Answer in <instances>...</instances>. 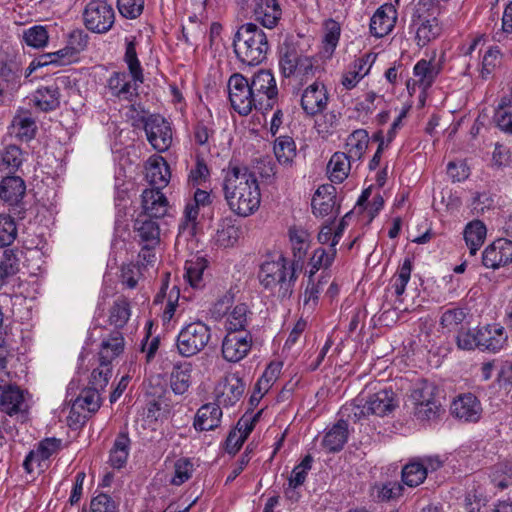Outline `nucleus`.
Returning a JSON list of instances; mask_svg holds the SVG:
<instances>
[{
	"label": "nucleus",
	"mask_w": 512,
	"mask_h": 512,
	"mask_svg": "<svg viewBox=\"0 0 512 512\" xmlns=\"http://www.w3.org/2000/svg\"><path fill=\"white\" fill-rule=\"evenodd\" d=\"M169 208L167 197L159 189H145L141 194V211L139 214L154 219L163 218Z\"/></svg>",
	"instance_id": "f3484780"
},
{
	"label": "nucleus",
	"mask_w": 512,
	"mask_h": 512,
	"mask_svg": "<svg viewBox=\"0 0 512 512\" xmlns=\"http://www.w3.org/2000/svg\"><path fill=\"white\" fill-rule=\"evenodd\" d=\"M289 238L294 256L291 263L299 269L310 246V234L304 228L294 226L289 229Z\"/></svg>",
	"instance_id": "c85d7f7f"
},
{
	"label": "nucleus",
	"mask_w": 512,
	"mask_h": 512,
	"mask_svg": "<svg viewBox=\"0 0 512 512\" xmlns=\"http://www.w3.org/2000/svg\"><path fill=\"white\" fill-rule=\"evenodd\" d=\"M353 161L344 152L334 153L327 165L330 180L334 183H342L348 177Z\"/></svg>",
	"instance_id": "2f4dec72"
},
{
	"label": "nucleus",
	"mask_w": 512,
	"mask_h": 512,
	"mask_svg": "<svg viewBox=\"0 0 512 512\" xmlns=\"http://www.w3.org/2000/svg\"><path fill=\"white\" fill-rule=\"evenodd\" d=\"M486 232V226L479 220L472 221L466 226L464 230V239L471 255H475L483 245L486 238Z\"/></svg>",
	"instance_id": "c9c22d12"
},
{
	"label": "nucleus",
	"mask_w": 512,
	"mask_h": 512,
	"mask_svg": "<svg viewBox=\"0 0 512 512\" xmlns=\"http://www.w3.org/2000/svg\"><path fill=\"white\" fill-rule=\"evenodd\" d=\"M124 61L128 66L129 73L135 83H143L144 75L140 61L136 52L135 39L126 38V49L124 55Z\"/></svg>",
	"instance_id": "37998d69"
},
{
	"label": "nucleus",
	"mask_w": 512,
	"mask_h": 512,
	"mask_svg": "<svg viewBox=\"0 0 512 512\" xmlns=\"http://www.w3.org/2000/svg\"><path fill=\"white\" fill-rule=\"evenodd\" d=\"M256 110H272L278 100V88L274 75L269 70H260L250 79Z\"/></svg>",
	"instance_id": "423d86ee"
},
{
	"label": "nucleus",
	"mask_w": 512,
	"mask_h": 512,
	"mask_svg": "<svg viewBox=\"0 0 512 512\" xmlns=\"http://www.w3.org/2000/svg\"><path fill=\"white\" fill-rule=\"evenodd\" d=\"M416 28V40L420 47H424L431 40L435 39L440 33V27L435 18H421L415 22Z\"/></svg>",
	"instance_id": "a19ab883"
},
{
	"label": "nucleus",
	"mask_w": 512,
	"mask_h": 512,
	"mask_svg": "<svg viewBox=\"0 0 512 512\" xmlns=\"http://www.w3.org/2000/svg\"><path fill=\"white\" fill-rule=\"evenodd\" d=\"M130 439L126 433H120L110 452V463L114 468H122L129 455Z\"/></svg>",
	"instance_id": "de8ad7c7"
},
{
	"label": "nucleus",
	"mask_w": 512,
	"mask_h": 512,
	"mask_svg": "<svg viewBox=\"0 0 512 512\" xmlns=\"http://www.w3.org/2000/svg\"><path fill=\"white\" fill-rule=\"evenodd\" d=\"M234 52L244 64L255 66L262 63L269 50L266 33L254 23L240 26L233 39Z\"/></svg>",
	"instance_id": "f03ea898"
},
{
	"label": "nucleus",
	"mask_w": 512,
	"mask_h": 512,
	"mask_svg": "<svg viewBox=\"0 0 512 512\" xmlns=\"http://www.w3.org/2000/svg\"><path fill=\"white\" fill-rule=\"evenodd\" d=\"M83 20L88 30L103 34L112 28L115 12L105 0H91L84 9Z\"/></svg>",
	"instance_id": "6e6552de"
},
{
	"label": "nucleus",
	"mask_w": 512,
	"mask_h": 512,
	"mask_svg": "<svg viewBox=\"0 0 512 512\" xmlns=\"http://www.w3.org/2000/svg\"><path fill=\"white\" fill-rule=\"evenodd\" d=\"M252 337L249 332H228L222 342V355L228 362H239L250 351Z\"/></svg>",
	"instance_id": "f8f14e48"
},
{
	"label": "nucleus",
	"mask_w": 512,
	"mask_h": 512,
	"mask_svg": "<svg viewBox=\"0 0 512 512\" xmlns=\"http://www.w3.org/2000/svg\"><path fill=\"white\" fill-rule=\"evenodd\" d=\"M348 440V423L345 420H339L325 434L322 440V446L330 453L342 450Z\"/></svg>",
	"instance_id": "7c9ffc66"
},
{
	"label": "nucleus",
	"mask_w": 512,
	"mask_h": 512,
	"mask_svg": "<svg viewBox=\"0 0 512 512\" xmlns=\"http://www.w3.org/2000/svg\"><path fill=\"white\" fill-rule=\"evenodd\" d=\"M453 417L464 423H477L482 416V405L479 399L472 393L458 395L450 406Z\"/></svg>",
	"instance_id": "9b49d317"
},
{
	"label": "nucleus",
	"mask_w": 512,
	"mask_h": 512,
	"mask_svg": "<svg viewBox=\"0 0 512 512\" xmlns=\"http://www.w3.org/2000/svg\"><path fill=\"white\" fill-rule=\"evenodd\" d=\"M146 178L151 189L162 190L170 181V168L165 159L161 156L151 157L148 160Z\"/></svg>",
	"instance_id": "5701e85b"
},
{
	"label": "nucleus",
	"mask_w": 512,
	"mask_h": 512,
	"mask_svg": "<svg viewBox=\"0 0 512 512\" xmlns=\"http://www.w3.org/2000/svg\"><path fill=\"white\" fill-rule=\"evenodd\" d=\"M100 391L89 387L81 391L75 399L73 406L85 409L88 412H96L100 408Z\"/></svg>",
	"instance_id": "13d9d810"
},
{
	"label": "nucleus",
	"mask_w": 512,
	"mask_h": 512,
	"mask_svg": "<svg viewBox=\"0 0 512 512\" xmlns=\"http://www.w3.org/2000/svg\"><path fill=\"white\" fill-rule=\"evenodd\" d=\"M303 54L292 43H283L279 47V70L283 77L290 78L295 73L297 64L303 58Z\"/></svg>",
	"instance_id": "bb28decb"
},
{
	"label": "nucleus",
	"mask_w": 512,
	"mask_h": 512,
	"mask_svg": "<svg viewBox=\"0 0 512 512\" xmlns=\"http://www.w3.org/2000/svg\"><path fill=\"white\" fill-rule=\"evenodd\" d=\"M207 268V260L203 257H195L185 263V276L193 288L204 286L203 275Z\"/></svg>",
	"instance_id": "a18cd8bd"
},
{
	"label": "nucleus",
	"mask_w": 512,
	"mask_h": 512,
	"mask_svg": "<svg viewBox=\"0 0 512 512\" xmlns=\"http://www.w3.org/2000/svg\"><path fill=\"white\" fill-rule=\"evenodd\" d=\"M25 194V183L19 176H7L0 182V199L11 206L10 213L18 218H23L25 208L21 199Z\"/></svg>",
	"instance_id": "1a4fd4ad"
},
{
	"label": "nucleus",
	"mask_w": 512,
	"mask_h": 512,
	"mask_svg": "<svg viewBox=\"0 0 512 512\" xmlns=\"http://www.w3.org/2000/svg\"><path fill=\"white\" fill-rule=\"evenodd\" d=\"M442 70V64L440 60H419L413 69L415 81L423 90H426L432 86L437 76Z\"/></svg>",
	"instance_id": "a878e982"
},
{
	"label": "nucleus",
	"mask_w": 512,
	"mask_h": 512,
	"mask_svg": "<svg viewBox=\"0 0 512 512\" xmlns=\"http://www.w3.org/2000/svg\"><path fill=\"white\" fill-rule=\"evenodd\" d=\"M22 152L16 145H9L0 151V171L14 172L22 164Z\"/></svg>",
	"instance_id": "603ef678"
},
{
	"label": "nucleus",
	"mask_w": 512,
	"mask_h": 512,
	"mask_svg": "<svg viewBox=\"0 0 512 512\" xmlns=\"http://www.w3.org/2000/svg\"><path fill=\"white\" fill-rule=\"evenodd\" d=\"M199 215V206L195 203H193L191 200L187 202L185 209H184V215H183V221L181 222L179 229L180 231H187L189 235L195 234V229L197 225V218Z\"/></svg>",
	"instance_id": "774afa93"
},
{
	"label": "nucleus",
	"mask_w": 512,
	"mask_h": 512,
	"mask_svg": "<svg viewBox=\"0 0 512 512\" xmlns=\"http://www.w3.org/2000/svg\"><path fill=\"white\" fill-rule=\"evenodd\" d=\"M210 340V327L202 321H194L180 330L176 346L181 356L192 357L204 350Z\"/></svg>",
	"instance_id": "39448f33"
},
{
	"label": "nucleus",
	"mask_w": 512,
	"mask_h": 512,
	"mask_svg": "<svg viewBox=\"0 0 512 512\" xmlns=\"http://www.w3.org/2000/svg\"><path fill=\"white\" fill-rule=\"evenodd\" d=\"M457 347L461 350H474L475 348L480 349V340L478 337V329H461L458 330L456 335Z\"/></svg>",
	"instance_id": "338daca9"
},
{
	"label": "nucleus",
	"mask_w": 512,
	"mask_h": 512,
	"mask_svg": "<svg viewBox=\"0 0 512 512\" xmlns=\"http://www.w3.org/2000/svg\"><path fill=\"white\" fill-rule=\"evenodd\" d=\"M298 268L282 254L276 259L266 260L260 266L258 279L260 284L270 291L278 290L281 298L290 297L297 280Z\"/></svg>",
	"instance_id": "7ed1b4c3"
},
{
	"label": "nucleus",
	"mask_w": 512,
	"mask_h": 512,
	"mask_svg": "<svg viewBox=\"0 0 512 512\" xmlns=\"http://www.w3.org/2000/svg\"><path fill=\"white\" fill-rule=\"evenodd\" d=\"M227 87L231 106L238 114L246 116L256 109L255 98L252 95V87L248 78L240 73H234L230 76Z\"/></svg>",
	"instance_id": "0eeeda50"
},
{
	"label": "nucleus",
	"mask_w": 512,
	"mask_h": 512,
	"mask_svg": "<svg viewBox=\"0 0 512 512\" xmlns=\"http://www.w3.org/2000/svg\"><path fill=\"white\" fill-rule=\"evenodd\" d=\"M274 154L281 165H291L296 157V144L290 136H279L274 141Z\"/></svg>",
	"instance_id": "ea45409f"
},
{
	"label": "nucleus",
	"mask_w": 512,
	"mask_h": 512,
	"mask_svg": "<svg viewBox=\"0 0 512 512\" xmlns=\"http://www.w3.org/2000/svg\"><path fill=\"white\" fill-rule=\"evenodd\" d=\"M494 120L497 126L504 132L512 134V103L505 100L496 109Z\"/></svg>",
	"instance_id": "0e129e2a"
},
{
	"label": "nucleus",
	"mask_w": 512,
	"mask_h": 512,
	"mask_svg": "<svg viewBox=\"0 0 512 512\" xmlns=\"http://www.w3.org/2000/svg\"><path fill=\"white\" fill-rule=\"evenodd\" d=\"M1 390L0 408L4 413L13 416L25 410L23 392L19 387L10 384L9 387Z\"/></svg>",
	"instance_id": "c756f323"
},
{
	"label": "nucleus",
	"mask_w": 512,
	"mask_h": 512,
	"mask_svg": "<svg viewBox=\"0 0 512 512\" xmlns=\"http://www.w3.org/2000/svg\"><path fill=\"white\" fill-rule=\"evenodd\" d=\"M245 383L236 373L227 374L216 387V398L220 405H235L243 396Z\"/></svg>",
	"instance_id": "4468645a"
},
{
	"label": "nucleus",
	"mask_w": 512,
	"mask_h": 512,
	"mask_svg": "<svg viewBox=\"0 0 512 512\" xmlns=\"http://www.w3.org/2000/svg\"><path fill=\"white\" fill-rule=\"evenodd\" d=\"M253 14L262 26L272 29L280 20L282 10L277 0H254Z\"/></svg>",
	"instance_id": "4be33fe9"
},
{
	"label": "nucleus",
	"mask_w": 512,
	"mask_h": 512,
	"mask_svg": "<svg viewBox=\"0 0 512 512\" xmlns=\"http://www.w3.org/2000/svg\"><path fill=\"white\" fill-rule=\"evenodd\" d=\"M435 391V386L427 381L416 386L411 393L414 407L436 402Z\"/></svg>",
	"instance_id": "e2e57ef3"
},
{
	"label": "nucleus",
	"mask_w": 512,
	"mask_h": 512,
	"mask_svg": "<svg viewBox=\"0 0 512 512\" xmlns=\"http://www.w3.org/2000/svg\"><path fill=\"white\" fill-rule=\"evenodd\" d=\"M480 350L497 353L502 350L508 342V334L500 324H488L478 328Z\"/></svg>",
	"instance_id": "a211bd4d"
},
{
	"label": "nucleus",
	"mask_w": 512,
	"mask_h": 512,
	"mask_svg": "<svg viewBox=\"0 0 512 512\" xmlns=\"http://www.w3.org/2000/svg\"><path fill=\"white\" fill-rule=\"evenodd\" d=\"M34 103L41 111L49 112L60 106V91L57 85L43 86L36 90Z\"/></svg>",
	"instance_id": "473e14b6"
},
{
	"label": "nucleus",
	"mask_w": 512,
	"mask_h": 512,
	"mask_svg": "<svg viewBox=\"0 0 512 512\" xmlns=\"http://www.w3.org/2000/svg\"><path fill=\"white\" fill-rule=\"evenodd\" d=\"M240 236V230L229 218L222 219L218 225L215 234V242L221 247H232L236 244Z\"/></svg>",
	"instance_id": "f704fd0d"
},
{
	"label": "nucleus",
	"mask_w": 512,
	"mask_h": 512,
	"mask_svg": "<svg viewBox=\"0 0 512 512\" xmlns=\"http://www.w3.org/2000/svg\"><path fill=\"white\" fill-rule=\"evenodd\" d=\"M282 369V363L273 362L268 365L262 376L258 379L255 384V388L258 394H265L278 379Z\"/></svg>",
	"instance_id": "4d7b16f0"
},
{
	"label": "nucleus",
	"mask_w": 512,
	"mask_h": 512,
	"mask_svg": "<svg viewBox=\"0 0 512 512\" xmlns=\"http://www.w3.org/2000/svg\"><path fill=\"white\" fill-rule=\"evenodd\" d=\"M124 350V338L121 332H112L107 339L101 343L99 359L106 362H112Z\"/></svg>",
	"instance_id": "4c0bfd02"
},
{
	"label": "nucleus",
	"mask_w": 512,
	"mask_h": 512,
	"mask_svg": "<svg viewBox=\"0 0 512 512\" xmlns=\"http://www.w3.org/2000/svg\"><path fill=\"white\" fill-rule=\"evenodd\" d=\"M336 253V248H333L331 246H329L328 250L324 248H317L313 252V255L309 261L310 269L308 272V278H310V280L314 278V275L321 268H329L335 260Z\"/></svg>",
	"instance_id": "79ce46f5"
},
{
	"label": "nucleus",
	"mask_w": 512,
	"mask_h": 512,
	"mask_svg": "<svg viewBox=\"0 0 512 512\" xmlns=\"http://www.w3.org/2000/svg\"><path fill=\"white\" fill-rule=\"evenodd\" d=\"M138 83H135L131 74L126 72H113L107 81L111 95L119 100L132 102L138 95Z\"/></svg>",
	"instance_id": "aec40b11"
},
{
	"label": "nucleus",
	"mask_w": 512,
	"mask_h": 512,
	"mask_svg": "<svg viewBox=\"0 0 512 512\" xmlns=\"http://www.w3.org/2000/svg\"><path fill=\"white\" fill-rule=\"evenodd\" d=\"M19 270V258L13 250H4L0 255V287L5 280L15 275Z\"/></svg>",
	"instance_id": "864d4df0"
},
{
	"label": "nucleus",
	"mask_w": 512,
	"mask_h": 512,
	"mask_svg": "<svg viewBox=\"0 0 512 512\" xmlns=\"http://www.w3.org/2000/svg\"><path fill=\"white\" fill-rule=\"evenodd\" d=\"M312 462V456L306 455L300 464L294 467L289 477V488L286 490L287 496L292 497L291 494L294 493V490L305 482L308 471L312 467Z\"/></svg>",
	"instance_id": "8fccbe9b"
},
{
	"label": "nucleus",
	"mask_w": 512,
	"mask_h": 512,
	"mask_svg": "<svg viewBox=\"0 0 512 512\" xmlns=\"http://www.w3.org/2000/svg\"><path fill=\"white\" fill-rule=\"evenodd\" d=\"M512 262V241L499 238L490 244L482 254L485 267L497 269Z\"/></svg>",
	"instance_id": "2eb2a0df"
},
{
	"label": "nucleus",
	"mask_w": 512,
	"mask_h": 512,
	"mask_svg": "<svg viewBox=\"0 0 512 512\" xmlns=\"http://www.w3.org/2000/svg\"><path fill=\"white\" fill-rule=\"evenodd\" d=\"M466 312L462 308L454 307L445 310L440 317V325L449 332L457 331L466 319Z\"/></svg>",
	"instance_id": "5fc2aeb1"
},
{
	"label": "nucleus",
	"mask_w": 512,
	"mask_h": 512,
	"mask_svg": "<svg viewBox=\"0 0 512 512\" xmlns=\"http://www.w3.org/2000/svg\"><path fill=\"white\" fill-rule=\"evenodd\" d=\"M328 101L325 85L317 81L307 86L301 95V107L308 116L322 113L327 108Z\"/></svg>",
	"instance_id": "ddd939ff"
},
{
	"label": "nucleus",
	"mask_w": 512,
	"mask_h": 512,
	"mask_svg": "<svg viewBox=\"0 0 512 512\" xmlns=\"http://www.w3.org/2000/svg\"><path fill=\"white\" fill-rule=\"evenodd\" d=\"M17 227L10 215H0V247L9 246L16 239Z\"/></svg>",
	"instance_id": "69168bd1"
},
{
	"label": "nucleus",
	"mask_w": 512,
	"mask_h": 512,
	"mask_svg": "<svg viewBox=\"0 0 512 512\" xmlns=\"http://www.w3.org/2000/svg\"><path fill=\"white\" fill-rule=\"evenodd\" d=\"M130 318V307L126 299L116 300L111 307L109 322L117 328H122Z\"/></svg>",
	"instance_id": "052dcab7"
},
{
	"label": "nucleus",
	"mask_w": 512,
	"mask_h": 512,
	"mask_svg": "<svg viewBox=\"0 0 512 512\" xmlns=\"http://www.w3.org/2000/svg\"><path fill=\"white\" fill-rule=\"evenodd\" d=\"M411 272L412 261L410 258H406L391 279V289H393L399 303H402L401 296L405 292L406 286L411 277Z\"/></svg>",
	"instance_id": "c03bdc74"
},
{
	"label": "nucleus",
	"mask_w": 512,
	"mask_h": 512,
	"mask_svg": "<svg viewBox=\"0 0 512 512\" xmlns=\"http://www.w3.org/2000/svg\"><path fill=\"white\" fill-rule=\"evenodd\" d=\"M222 410L219 403L202 405L195 416L193 426L198 431L214 430L220 425Z\"/></svg>",
	"instance_id": "393cba45"
},
{
	"label": "nucleus",
	"mask_w": 512,
	"mask_h": 512,
	"mask_svg": "<svg viewBox=\"0 0 512 512\" xmlns=\"http://www.w3.org/2000/svg\"><path fill=\"white\" fill-rule=\"evenodd\" d=\"M147 139L152 147L159 151H166L172 143V130L170 124L160 115H151L144 126Z\"/></svg>",
	"instance_id": "9d476101"
},
{
	"label": "nucleus",
	"mask_w": 512,
	"mask_h": 512,
	"mask_svg": "<svg viewBox=\"0 0 512 512\" xmlns=\"http://www.w3.org/2000/svg\"><path fill=\"white\" fill-rule=\"evenodd\" d=\"M193 366L190 362H179L173 365L170 374V387L176 395L185 394L192 379Z\"/></svg>",
	"instance_id": "cd10ccee"
},
{
	"label": "nucleus",
	"mask_w": 512,
	"mask_h": 512,
	"mask_svg": "<svg viewBox=\"0 0 512 512\" xmlns=\"http://www.w3.org/2000/svg\"><path fill=\"white\" fill-rule=\"evenodd\" d=\"M369 143V136L366 130L358 129L352 132L346 141V155L354 161H358L364 155Z\"/></svg>",
	"instance_id": "e433bc0d"
},
{
	"label": "nucleus",
	"mask_w": 512,
	"mask_h": 512,
	"mask_svg": "<svg viewBox=\"0 0 512 512\" xmlns=\"http://www.w3.org/2000/svg\"><path fill=\"white\" fill-rule=\"evenodd\" d=\"M61 445L62 440L55 437L45 438L40 441L37 448L31 450L24 460L23 467L25 471L32 473L35 465L40 467L42 461L49 459L61 449Z\"/></svg>",
	"instance_id": "6ab92c4d"
},
{
	"label": "nucleus",
	"mask_w": 512,
	"mask_h": 512,
	"mask_svg": "<svg viewBox=\"0 0 512 512\" xmlns=\"http://www.w3.org/2000/svg\"><path fill=\"white\" fill-rule=\"evenodd\" d=\"M397 407L395 393L391 389H382L369 395L364 402L363 399H357L355 403L344 407L342 413L348 412L347 416L356 422L370 415L389 416Z\"/></svg>",
	"instance_id": "20e7f679"
},
{
	"label": "nucleus",
	"mask_w": 512,
	"mask_h": 512,
	"mask_svg": "<svg viewBox=\"0 0 512 512\" xmlns=\"http://www.w3.org/2000/svg\"><path fill=\"white\" fill-rule=\"evenodd\" d=\"M397 11L391 3L380 6L370 20V32L377 38L384 37L395 26Z\"/></svg>",
	"instance_id": "412c9836"
},
{
	"label": "nucleus",
	"mask_w": 512,
	"mask_h": 512,
	"mask_svg": "<svg viewBox=\"0 0 512 512\" xmlns=\"http://www.w3.org/2000/svg\"><path fill=\"white\" fill-rule=\"evenodd\" d=\"M249 310L246 304L236 305L227 316L226 328L228 332H246Z\"/></svg>",
	"instance_id": "09e8293b"
},
{
	"label": "nucleus",
	"mask_w": 512,
	"mask_h": 512,
	"mask_svg": "<svg viewBox=\"0 0 512 512\" xmlns=\"http://www.w3.org/2000/svg\"><path fill=\"white\" fill-rule=\"evenodd\" d=\"M22 69L15 61L0 62V95L3 88L16 89L20 86Z\"/></svg>",
	"instance_id": "72a5a7b5"
},
{
	"label": "nucleus",
	"mask_w": 512,
	"mask_h": 512,
	"mask_svg": "<svg viewBox=\"0 0 512 512\" xmlns=\"http://www.w3.org/2000/svg\"><path fill=\"white\" fill-rule=\"evenodd\" d=\"M402 481L409 487H417L427 477V467L419 461H412L402 468Z\"/></svg>",
	"instance_id": "49530a36"
},
{
	"label": "nucleus",
	"mask_w": 512,
	"mask_h": 512,
	"mask_svg": "<svg viewBox=\"0 0 512 512\" xmlns=\"http://www.w3.org/2000/svg\"><path fill=\"white\" fill-rule=\"evenodd\" d=\"M135 239L144 247L155 248L160 242V227L157 219L137 214L133 222Z\"/></svg>",
	"instance_id": "dca6fc26"
},
{
	"label": "nucleus",
	"mask_w": 512,
	"mask_h": 512,
	"mask_svg": "<svg viewBox=\"0 0 512 512\" xmlns=\"http://www.w3.org/2000/svg\"><path fill=\"white\" fill-rule=\"evenodd\" d=\"M112 375L111 363L99 359V366L91 373L90 387L101 391L107 386Z\"/></svg>",
	"instance_id": "bf43d9fd"
},
{
	"label": "nucleus",
	"mask_w": 512,
	"mask_h": 512,
	"mask_svg": "<svg viewBox=\"0 0 512 512\" xmlns=\"http://www.w3.org/2000/svg\"><path fill=\"white\" fill-rule=\"evenodd\" d=\"M12 128L18 138L28 141L35 135V120L27 113L18 114L13 118Z\"/></svg>",
	"instance_id": "3c124183"
},
{
	"label": "nucleus",
	"mask_w": 512,
	"mask_h": 512,
	"mask_svg": "<svg viewBox=\"0 0 512 512\" xmlns=\"http://www.w3.org/2000/svg\"><path fill=\"white\" fill-rule=\"evenodd\" d=\"M225 200L234 213L247 217L260 206L261 193L257 178L245 166H229L223 179Z\"/></svg>",
	"instance_id": "f257e3e1"
},
{
	"label": "nucleus",
	"mask_w": 512,
	"mask_h": 512,
	"mask_svg": "<svg viewBox=\"0 0 512 512\" xmlns=\"http://www.w3.org/2000/svg\"><path fill=\"white\" fill-rule=\"evenodd\" d=\"M316 62L315 58L304 55L299 64H297V68L295 69V73L292 77H294L300 84L313 79L319 69Z\"/></svg>",
	"instance_id": "6e6d98bb"
},
{
	"label": "nucleus",
	"mask_w": 512,
	"mask_h": 512,
	"mask_svg": "<svg viewBox=\"0 0 512 512\" xmlns=\"http://www.w3.org/2000/svg\"><path fill=\"white\" fill-rule=\"evenodd\" d=\"M312 211L315 216L324 217L331 214L336 206V189L332 185L320 186L312 198Z\"/></svg>",
	"instance_id": "b1692460"
},
{
	"label": "nucleus",
	"mask_w": 512,
	"mask_h": 512,
	"mask_svg": "<svg viewBox=\"0 0 512 512\" xmlns=\"http://www.w3.org/2000/svg\"><path fill=\"white\" fill-rule=\"evenodd\" d=\"M48 32L44 26L35 25L23 32V40L26 45L40 49L47 45L48 43Z\"/></svg>",
	"instance_id": "680f3d73"
},
{
	"label": "nucleus",
	"mask_w": 512,
	"mask_h": 512,
	"mask_svg": "<svg viewBox=\"0 0 512 512\" xmlns=\"http://www.w3.org/2000/svg\"><path fill=\"white\" fill-rule=\"evenodd\" d=\"M341 28L338 22L333 19H329L324 24V36L322 40V51L321 54L324 58H331L333 55L339 39H340Z\"/></svg>",
	"instance_id": "58836bf2"
}]
</instances>
